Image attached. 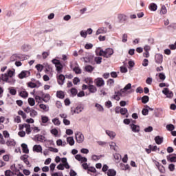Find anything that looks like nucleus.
Wrapping results in <instances>:
<instances>
[{
	"instance_id": "obj_1",
	"label": "nucleus",
	"mask_w": 176,
	"mask_h": 176,
	"mask_svg": "<svg viewBox=\"0 0 176 176\" xmlns=\"http://www.w3.org/2000/svg\"><path fill=\"white\" fill-rule=\"evenodd\" d=\"M14 76V71L8 70L7 73L1 74L0 76V82L3 80V82H6V83H9V85H13L16 83V80L13 78Z\"/></svg>"
},
{
	"instance_id": "obj_2",
	"label": "nucleus",
	"mask_w": 176,
	"mask_h": 176,
	"mask_svg": "<svg viewBox=\"0 0 176 176\" xmlns=\"http://www.w3.org/2000/svg\"><path fill=\"white\" fill-rule=\"evenodd\" d=\"M112 54H113V49L112 48H107L105 50H101L99 52V56H102L106 58H109Z\"/></svg>"
},
{
	"instance_id": "obj_3",
	"label": "nucleus",
	"mask_w": 176,
	"mask_h": 176,
	"mask_svg": "<svg viewBox=\"0 0 176 176\" xmlns=\"http://www.w3.org/2000/svg\"><path fill=\"white\" fill-rule=\"evenodd\" d=\"M127 15L124 14H118V20L120 24H126V23H127Z\"/></svg>"
},
{
	"instance_id": "obj_4",
	"label": "nucleus",
	"mask_w": 176,
	"mask_h": 176,
	"mask_svg": "<svg viewBox=\"0 0 176 176\" xmlns=\"http://www.w3.org/2000/svg\"><path fill=\"white\" fill-rule=\"evenodd\" d=\"M76 140L78 144H82L85 141V135L80 132H77L75 133Z\"/></svg>"
},
{
	"instance_id": "obj_5",
	"label": "nucleus",
	"mask_w": 176,
	"mask_h": 176,
	"mask_svg": "<svg viewBox=\"0 0 176 176\" xmlns=\"http://www.w3.org/2000/svg\"><path fill=\"white\" fill-rule=\"evenodd\" d=\"M94 82L97 87H102V86H105V81H104L102 78H97L95 79Z\"/></svg>"
},
{
	"instance_id": "obj_6",
	"label": "nucleus",
	"mask_w": 176,
	"mask_h": 176,
	"mask_svg": "<svg viewBox=\"0 0 176 176\" xmlns=\"http://www.w3.org/2000/svg\"><path fill=\"white\" fill-rule=\"evenodd\" d=\"M83 109H84L83 106L80 104L78 105L76 108H74V107L71 108V111L73 115L74 113H80V112H82Z\"/></svg>"
},
{
	"instance_id": "obj_7",
	"label": "nucleus",
	"mask_w": 176,
	"mask_h": 176,
	"mask_svg": "<svg viewBox=\"0 0 176 176\" xmlns=\"http://www.w3.org/2000/svg\"><path fill=\"white\" fill-rule=\"evenodd\" d=\"M162 93L164 94V96H166L167 98H171L172 97H174V94L173 91H170L168 88H164Z\"/></svg>"
},
{
	"instance_id": "obj_8",
	"label": "nucleus",
	"mask_w": 176,
	"mask_h": 176,
	"mask_svg": "<svg viewBox=\"0 0 176 176\" xmlns=\"http://www.w3.org/2000/svg\"><path fill=\"white\" fill-rule=\"evenodd\" d=\"M31 75V72L30 71H22L19 74V79H24V78H28Z\"/></svg>"
},
{
	"instance_id": "obj_9",
	"label": "nucleus",
	"mask_w": 176,
	"mask_h": 176,
	"mask_svg": "<svg viewBox=\"0 0 176 176\" xmlns=\"http://www.w3.org/2000/svg\"><path fill=\"white\" fill-rule=\"evenodd\" d=\"M107 32H108V29L105 27H101L97 30L96 35L104 34H107Z\"/></svg>"
},
{
	"instance_id": "obj_10",
	"label": "nucleus",
	"mask_w": 176,
	"mask_h": 176,
	"mask_svg": "<svg viewBox=\"0 0 176 176\" xmlns=\"http://www.w3.org/2000/svg\"><path fill=\"white\" fill-rule=\"evenodd\" d=\"M155 60L157 64H162V63H163V55L160 54H157L155 55Z\"/></svg>"
},
{
	"instance_id": "obj_11",
	"label": "nucleus",
	"mask_w": 176,
	"mask_h": 176,
	"mask_svg": "<svg viewBox=\"0 0 176 176\" xmlns=\"http://www.w3.org/2000/svg\"><path fill=\"white\" fill-rule=\"evenodd\" d=\"M106 134L109 135L111 140H114L116 137V133L113 131L106 130Z\"/></svg>"
},
{
	"instance_id": "obj_12",
	"label": "nucleus",
	"mask_w": 176,
	"mask_h": 176,
	"mask_svg": "<svg viewBox=\"0 0 176 176\" xmlns=\"http://www.w3.org/2000/svg\"><path fill=\"white\" fill-rule=\"evenodd\" d=\"M28 155L26 154L21 155L20 157L21 160H23L26 166H30V161H28Z\"/></svg>"
},
{
	"instance_id": "obj_13",
	"label": "nucleus",
	"mask_w": 176,
	"mask_h": 176,
	"mask_svg": "<svg viewBox=\"0 0 176 176\" xmlns=\"http://www.w3.org/2000/svg\"><path fill=\"white\" fill-rule=\"evenodd\" d=\"M168 162H170V163L176 162V154L169 155L166 157Z\"/></svg>"
},
{
	"instance_id": "obj_14",
	"label": "nucleus",
	"mask_w": 176,
	"mask_h": 176,
	"mask_svg": "<svg viewBox=\"0 0 176 176\" xmlns=\"http://www.w3.org/2000/svg\"><path fill=\"white\" fill-rule=\"evenodd\" d=\"M65 80V76H64V75L63 74H60L58 76V85H60V86H63V85H64V81Z\"/></svg>"
},
{
	"instance_id": "obj_15",
	"label": "nucleus",
	"mask_w": 176,
	"mask_h": 176,
	"mask_svg": "<svg viewBox=\"0 0 176 176\" xmlns=\"http://www.w3.org/2000/svg\"><path fill=\"white\" fill-rule=\"evenodd\" d=\"M36 141H39V142H44L46 141V138L43 135H36L35 136Z\"/></svg>"
},
{
	"instance_id": "obj_16",
	"label": "nucleus",
	"mask_w": 176,
	"mask_h": 176,
	"mask_svg": "<svg viewBox=\"0 0 176 176\" xmlns=\"http://www.w3.org/2000/svg\"><path fill=\"white\" fill-rule=\"evenodd\" d=\"M70 67L72 69H73V71H74V72H75V74H82V70L80 69L79 66H76L74 67V66L72 65H71Z\"/></svg>"
},
{
	"instance_id": "obj_17",
	"label": "nucleus",
	"mask_w": 176,
	"mask_h": 176,
	"mask_svg": "<svg viewBox=\"0 0 176 176\" xmlns=\"http://www.w3.org/2000/svg\"><path fill=\"white\" fill-rule=\"evenodd\" d=\"M154 140L157 145H162L163 144V137L162 136H156Z\"/></svg>"
},
{
	"instance_id": "obj_18",
	"label": "nucleus",
	"mask_w": 176,
	"mask_h": 176,
	"mask_svg": "<svg viewBox=\"0 0 176 176\" xmlns=\"http://www.w3.org/2000/svg\"><path fill=\"white\" fill-rule=\"evenodd\" d=\"M131 129L133 133H140V126L134 124H131Z\"/></svg>"
},
{
	"instance_id": "obj_19",
	"label": "nucleus",
	"mask_w": 176,
	"mask_h": 176,
	"mask_svg": "<svg viewBox=\"0 0 176 176\" xmlns=\"http://www.w3.org/2000/svg\"><path fill=\"white\" fill-rule=\"evenodd\" d=\"M20 60H21V58L20 56H19V55L17 54H13L11 57H10V61L13 62V61H20Z\"/></svg>"
},
{
	"instance_id": "obj_20",
	"label": "nucleus",
	"mask_w": 176,
	"mask_h": 176,
	"mask_svg": "<svg viewBox=\"0 0 176 176\" xmlns=\"http://www.w3.org/2000/svg\"><path fill=\"white\" fill-rule=\"evenodd\" d=\"M148 8L152 12H156V10H157V5L155 3H150Z\"/></svg>"
},
{
	"instance_id": "obj_21",
	"label": "nucleus",
	"mask_w": 176,
	"mask_h": 176,
	"mask_svg": "<svg viewBox=\"0 0 176 176\" xmlns=\"http://www.w3.org/2000/svg\"><path fill=\"white\" fill-rule=\"evenodd\" d=\"M21 148L23 153H30V150L28 149V146L27 145V144L25 143L22 144Z\"/></svg>"
},
{
	"instance_id": "obj_22",
	"label": "nucleus",
	"mask_w": 176,
	"mask_h": 176,
	"mask_svg": "<svg viewBox=\"0 0 176 176\" xmlns=\"http://www.w3.org/2000/svg\"><path fill=\"white\" fill-rule=\"evenodd\" d=\"M7 146H16V141L13 139H10L6 142Z\"/></svg>"
},
{
	"instance_id": "obj_23",
	"label": "nucleus",
	"mask_w": 176,
	"mask_h": 176,
	"mask_svg": "<svg viewBox=\"0 0 176 176\" xmlns=\"http://www.w3.org/2000/svg\"><path fill=\"white\" fill-rule=\"evenodd\" d=\"M19 96L22 98H27L28 97V92L25 89H23L19 92Z\"/></svg>"
},
{
	"instance_id": "obj_24",
	"label": "nucleus",
	"mask_w": 176,
	"mask_h": 176,
	"mask_svg": "<svg viewBox=\"0 0 176 176\" xmlns=\"http://www.w3.org/2000/svg\"><path fill=\"white\" fill-rule=\"evenodd\" d=\"M33 151L34 152H37V153H39V152H42V146L41 145H34L33 146Z\"/></svg>"
},
{
	"instance_id": "obj_25",
	"label": "nucleus",
	"mask_w": 176,
	"mask_h": 176,
	"mask_svg": "<svg viewBox=\"0 0 176 176\" xmlns=\"http://www.w3.org/2000/svg\"><path fill=\"white\" fill-rule=\"evenodd\" d=\"M88 90L91 93H96L97 92V87L93 85H88Z\"/></svg>"
},
{
	"instance_id": "obj_26",
	"label": "nucleus",
	"mask_w": 176,
	"mask_h": 176,
	"mask_svg": "<svg viewBox=\"0 0 176 176\" xmlns=\"http://www.w3.org/2000/svg\"><path fill=\"white\" fill-rule=\"evenodd\" d=\"M67 142H68V144L72 146L74 145H75V140H74V137H68L67 138Z\"/></svg>"
},
{
	"instance_id": "obj_27",
	"label": "nucleus",
	"mask_w": 176,
	"mask_h": 176,
	"mask_svg": "<svg viewBox=\"0 0 176 176\" xmlns=\"http://www.w3.org/2000/svg\"><path fill=\"white\" fill-rule=\"evenodd\" d=\"M56 97H58V98H60L61 100H63L64 97H65V95L64 94V91H58L56 92Z\"/></svg>"
},
{
	"instance_id": "obj_28",
	"label": "nucleus",
	"mask_w": 176,
	"mask_h": 176,
	"mask_svg": "<svg viewBox=\"0 0 176 176\" xmlns=\"http://www.w3.org/2000/svg\"><path fill=\"white\" fill-rule=\"evenodd\" d=\"M8 90L11 96H16V94H17V90H16V89H14L13 87L8 88Z\"/></svg>"
},
{
	"instance_id": "obj_29",
	"label": "nucleus",
	"mask_w": 176,
	"mask_h": 176,
	"mask_svg": "<svg viewBox=\"0 0 176 176\" xmlns=\"http://www.w3.org/2000/svg\"><path fill=\"white\" fill-rule=\"evenodd\" d=\"M120 96H122L121 91L120 92H115V95L113 96V98L116 100V101H119V100H120Z\"/></svg>"
},
{
	"instance_id": "obj_30",
	"label": "nucleus",
	"mask_w": 176,
	"mask_h": 176,
	"mask_svg": "<svg viewBox=\"0 0 176 176\" xmlns=\"http://www.w3.org/2000/svg\"><path fill=\"white\" fill-rule=\"evenodd\" d=\"M30 116L31 118H35L38 116V111H35V109L32 108V110H30Z\"/></svg>"
},
{
	"instance_id": "obj_31",
	"label": "nucleus",
	"mask_w": 176,
	"mask_h": 176,
	"mask_svg": "<svg viewBox=\"0 0 176 176\" xmlns=\"http://www.w3.org/2000/svg\"><path fill=\"white\" fill-rule=\"evenodd\" d=\"M113 157L116 160V162L119 163V162H120V159H122V155H120L119 153H115L113 155Z\"/></svg>"
},
{
	"instance_id": "obj_32",
	"label": "nucleus",
	"mask_w": 176,
	"mask_h": 176,
	"mask_svg": "<svg viewBox=\"0 0 176 176\" xmlns=\"http://www.w3.org/2000/svg\"><path fill=\"white\" fill-rule=\"evenodd\" d=\"M39 107L41 109H43V111H44V112H48L49 106H46V104H40Z\"/></svg>"
},
{
	"instance_id": "obj_33",
	"label": "nucleus",
	"mask_w": 176,
	"mask_h": 176,
	"mask_svg": "<svg viewBox=\"0 0 176 176\" xmlns=\"http://www.w3.org/2000/svg\"><path fill=\"white\" fill-rule=\"evenodd\" d=\"M85 82L89 86L93 85V79L91 78V77H87V78H85Z\"/></svg>"
},
{
	"instance_id": "obj_34",
	"label": "nucleus",
	"mask_w": 176,
	"mask_h": 176,
	"mask_svg": "<svg viewBox=\"0 0 176 176\" xmlns=\"http://www.w3.org/2000/svg\"><path fill=\"white\" fill-rule=\"evenodd\" d=\"M85 69L87 72H89L91 74V72L94 71V67L91 65H87L85 66Z\"/></svg>"
},
{
	"instance_id": "obj_35",
	"label": "nucleus",
	"mask_w": 176,
	"mask_h": 176,
	"mask_svg": "<svg viewBox=\"0 0 176 176\" xmlns=\"http://www.w3.org/2000/svg\"><path fill=\"white\" fill-rule=\"evenodd\" d=\"M52 123H54L55 126H60V124H61V121H60L58 118H55L52 120Z\"/></svg>"
},
{
	"instance_id": "obj_36",
	"label": "nucleus",
	"mask_w": 176,
	"mask_h": 176,
	"mask_svg": "<svg viewBox=\"0 0 176 176\" xmlns=\"http://www.w3.org/2000/svg\"><path fill=\"white\" fill-rule=\"evenodd\" d=\"M107 175L108 176H115V175H116V170H115L114 169L108 170Z\"/></svg>"
},
{
	"instance_id": "obj_37",
	"label": "nucleus",
	"mask_w": 176,
	"mask_h": 176,
	"mask_svg": "<svg viewBox=\"0 0 176 176\" xmlns=\"http://www.w3.org/2000/svg\"><path fill=\"white\" fill-rule=\"evenodd\" d=\"M55 67L56 68L58 74H61V72H63V65L61 63H60L59 65H56V66Z\"/></svg>"
},
{
	"instance_id": "obj_38",
	"label": "nucleus",
	"mask_w": 176,
	"mask_h": 176,
	"mask_svg": "<svg viewBox=\"0 0 176 176\" xmlns=\"http://www.w3.org/2000/svg\"><path fill=\"white\" fill-rule=\"evenodd\" d=\"M96 108H97L98 111H99V112H104V107H102V106L98 103H96L95 104Z\"/></svg>"
},
{
	"instance_id": "obj_39",
	"label": "nucleus",
	"mask_w": 176,
	"mask_h": 176,
	"mask_svg": "<svg viewBox=\"0 0 176 176\" xmlns=\"http://www.w3.org/2000/svg\"><path fill=\"white\" fill-rule=\"evenodd\" d=\"M149 102V96H144L142 98V102L143 104H146L147 102Z\"/></svg>"
},
{
	"instance_id": "obj_40",
	"label": "nucleus",
	"mask_w": 176,
	"mask_h": 176,
	"mask_svg": "<svg viewBox=\"0 0 176 176\" xmlns=\"http://www.w3.org/2000/svg\"><path fill=\"white\" fill-rule=\"evenodd\" d=\"M41 121L42 123H47L49 122V117L46 116H41Z\"/></svg>"
},
{
	"instance_id": "obj_41",
	"label": "nucleus",
	"mask_w": 176,
	"mask_h": 176,
	"mask_svg": "<svg viewBox=\"0 0 176 176\" xmlns=\"http://www.w3.org/2000/svg\"><path fill=\"white\" fill-rule=\"evenodd\" d=\"M28 104L30 105V107H34L35 105V99L32 98H28Z\"/></svg>"
},
{
	"instance_id": "obj_42",
	"label": "nucleus",
	"mask_w": 176,
	"mask_h": 176,
	"mask_svg": "<svg viewBox=\"0 0 176 176\" xmlns=\"http://www.w3.org/2000/svg\"><path fill=\"white\" fill-rule=\"evenodd\" d=\"M111 149H113V151H118L116 148H118V146L116 145V143L111 142L109 144Z\"/></svg>"
},
{
	"instance_id": "obj_43",
	"label": "nucleus",
	"mask_w": 176,
	"mask_h": 176,
	"mask_svg": "<svg viewBox=\"0 0 176 176\" xmlns=\"http://www.w3.org/2000/svg\"><path fill=\"white\" fill-rule=\"evenodd\" d=\"M130 89H131V83H128L124 89H121L122 93H124V91H126V90H130Z\"/></svg>"
},
{
	"instance_id": "obj_44",
	"label": "nucleus",
	"mask_w": 176,
	"mask_h": 176,
	"mask_svg": "<svg viewBox=\"0 0 176 176\" xmlns=\"http://www.w3.org/2000/svg\"><path fill=\"white\" fill-rule=\"evenodd\" d=\"M174 129H175V126H174V125L172 124H169L166 125V130H168V131H173Z\"/></svg>"
},
{
	"instance_id": "obj_45",
	"label": "nucleus",
	"mask_w": 176,
	"mask_h": 176,
	"mask_svg": "<svg viewBox=\"0 0 176 176\" xmlns=\"http://www.w3.org/2000/svg\"><path fill=\"white\" fill-rule=\"evenodd\" d=\"M18 115H20L23 119H27V114H25V113H24V111H23L22 110H19L18 111Z\"/></svg>"
},
{
	"instance_id": "obj_46",
	"label": "nucleus",
	"mask_w": 176,
	"mask_h": 176,
	"mask_svg": "<svg viewBox=\"0 0 176 176\" xmlns=\"http://www.w3.org/2000/svg\"><path fill=\"white\" fill-rule=\"evenodd\" d=\"M29 127H31V125H30V124H23L22 125H19V129L20 130H23V129H29Z\"/></svg>"
},
{
	"instance_id": "obj_47",
	"label": "nucleus",
	"mask_w": 176,
	"mask_h": 176,
	"mask_svg": "<svg viewBox=\"0 0 176 176\" xmlns=\"http://www.w3.org/2000/svg\"><path fill=\"white\" fill-rule=\"evenodd\" d=\"M70 93H71L72 96H73V97H75V96H76V94H78V89H76L75 88H72L70 90Z\"/></svg>"
},
{
	"instance_id": "obj_48",
	"label": "nucleus",
	"mask_w": 176,
	"mask_h": 176,
	"mask_svg": "<svg viewBox=\"0 0 176 176\" xmlns=\"http://www.w3.org/2000/svg\"><path fill=\"white\" fill-rule=\"evenodd\" d=\"M128 112L129 111L126 108L120 109V113H121V115H126Z\"/></svg>"
},
{
	"instance_id": "obj_49",
	"label": "nucleus",
	"mask_w": 176,
	"mask_h": 176,
	"mask_svg": "<svg viewBox=\"0 0 176 176\" xmlns=\"http://www.w3.org/2000/svg\"><path fill=\"white\" fill-rule=\"evenodd\" d=\"M80 35L82 38H87V33L85 30H81L80 32Z\"/></svg>"
},
{
	"instance_id": "obj_50",
	"label": "nucleus",
	"mask_w": 176,
	"mask_h": 176,
	"mask_svg": "<svg viewBox=\"0 0 176 176\" xmlns=\"http://www.w3.org/2000/svg\"><path fill=\"white\" fill-rule=\"evenodd\" d=\"M102 155H92V160H94V162H97L99 159H101Z\"/></svg>"
},
{
	"instance_id": "obj_51",
	"label": "nucleus",
	"mask_w": 176,
	"mask_h": 176,
	"mask_svg": "<svg viewBox=\"0 0 176 176\" xmlns=\"http://www.w3.org/2000/svg\"><path fill=\"white\" fill-rule=\"evenodd\" d=\"M161 13L162 14H166L167 13V8H166V6H162L161 8Z\"/></svg>"
},
{
	"instance_id": "obj_52",
	"label": "nucleus",
	"mask_w": 176,
	"mask_h": 176,
	"mask_svg": "<svg viewBox=\"0 0 176 176\" xmlns=\"http://www.w3.org/2000/svg\"><path fill=\"white\" fill-rule=\"evenodd\" d=\"M28 86L31 89H35V87H36V85L35 84V82H28Z\"/></svg>"
},
{
	"instance_id": "obj_53",
	"label": "nucleus",
	"mask_w": 176,
	"mask_h": 176,
	"mask_svg": "<svg viewBox=\"0 0 176 176\" xmlns=\"http://www.w3.org/2000/svg\"><path fill=\"white\" fill-rule=\"evenodd\" d=\"M52 63L53 64H54L55 67H56V65H58L59 64H61V62L60 61V60H58V59H53V60H52Z\"/></svg>"
},
{
	"instance_id": "obj_54",
	"label": "nucleus",
	"mask_w": 176,
	"mask_h": 176,
	"mask_svg": "<svg viewBox=\"0 0 176 176\" xmlns=\"http://www.w3.org/2000/svg\"><path fill=\"white\" fill-rule=\"evenodd\" d=\"M158 76L161 80H164L166 79V75L164 73H160Z\"/></svg>"
},
{
	"instance_id": "obj_55",
	"label": "nucleus",
	"mask_w": 176,
	"mask_h": 176,
	"mask_svg": "<svg viewBox=\"0 0 176 176\" xmlns=\"http://www.w3.org/2000/svg\"><path fill=\"white\" fill-rule=\"evenodd\" d=\"M36 68L37 71H38L39 72H42V70L43 69V66L41 64H38L36 65Z\"/></svg>"
},
{
	"instance_id": "obj_56",
	"label": "nucleus",
	"mask_w": 176,
	"mask_h": 176,
	"mask_svg": "<svg viewBox=\"0 0 176 176\" xmlns=\"http://www.w3.org/2000/svg\"><path fill=\"white\" fill-rule=\"evenodd\" d=\"M51 133H52L53 135H55V137H57V135H58V131L56 129H52Z\"/></svg>"
},
{
	"instance_id": "obj_57",
	"label": "nucleus",
	"mask_w": 176,
	"mask_h": 176,
	"mask_svg": "<svg viewBox=\"0 0 176 176\" xmlns=\"http://www.w3.org/2000/svg\"><path fill=\"white\" fill-rule=\"evenodd\" d=\"M142 115H144V116H146V115H148V113H149V109H143L142 111Z\"/></svg>"
},
{
	"instance_id": "obj_58",
	"label": "nucleus",
	"mask_w": 176,
	"mask_h": 176,
	"mask_svg": "<svg viewBox=\"0 0 176 176\" xmlns=\"http://www.w3.org/2000/svg\"><path fill=\"white\" fill-rule=\"evenodd\" d=\"M3 135L4 138H9V137H10V134H9V132L8 131H4L3 132Z\"/></svg>"
},
{
	"instance_id": "obj_59",
	"label": "nucleus",
	"mask_w": 176,
	"mask_h": 176,
	"mask_svg": "<svg viewBox=\"0 0 176 176\" xmlns=\"http://www.w3.org/2000/svg\"><path fill=\"white\" fill-rule=\"evenodd\" d=\"M168 47L170 49V50H176V41L174 44L169 45Z\"/></svg>"
},
{
	"instance_id": "obj_60",
	"label": "nucleus",
	"mask_w": 176,
	"mask_h": 176,
	"mask_svg": "<svg viewBox=\"0 0 176 176\" xmlns=\"http://www.w3.org/2000/svg\"><path fill=\"white\" fill-rule=\"evenodd\" d=\"M5 175L6 176H12L13 175V172L10 170H7L5 171Z\"/></svg>"
},
{
	"instance_id": "obj_61",
	"label": "nucleus",
	"mask_w": 176,
	"mask_h": 176,
	"mask_svg": "<svg viewBox=\"0 0 176 176\" xmlns=\"http://www.w3.org/2000/svg\"><path fill=\"white\" fill-rule=\"evenodd\" d=\"M102 60V58L98 56V57H96L95 58V61L96 63V64H100Z\"/></svg>"
},
{
	"instance_id": "obj_62",
	"label": "nucleus",
	"mask_w": 176,
	"mask_h": 176,
	"mask_svg": "<svg viewBox=\"0 0 176 176\" xmlns=\"http://www.w3.org/2000/svg\"><path fill=\"white\" fill-rule=\"evenodd\" d=\"M122 42H123L124 43H126V42H127V34H124L122 35Z\"/></svg>"
},
{
	"instance_id": "obj_63",
	"label": "nucleus",
	"mask_w": 176,
	"mask_h": 176,
	"mask_svg": "<svg viewBox=\"0 0 176 176\" xmlns=\"http://www.w3.org/2000/svg\"><path fill=\"white\" fill-rule=\"evenodd\" d=\"M168 169H169L170 171H174V170H175V165H174V164H169V166H168Z\"/></svg>"
},
{
	"instance_id": "obj_64",
	"label": "nucleus",
	"mask_w": 176,
	"mask_h": 176,
	"mask_svg": "<svg viewBox=\"0 0 176 176\" xmlns=\"http://www.w3.org/2000/svg\"><path fill=\"white\" fill-rule=\"evenodd\" d=\"M51 176H63V173H52Z\"/></svg>"
}]
</instances>
